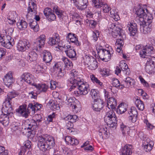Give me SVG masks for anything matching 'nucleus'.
<instances>
[{"mask_svg":"<svg viewBox=\"0 0 155 155\" xmlns=\"http://www.w3.org/2000/svg\"><path fill=\"white\" fill-rule=\"evenodd\" d=\"M38 139V146L43 152L49 150L54 146V139L51 136L48 135L39 136Z\"/></svg>","mask_w":155,"mask_h":155,"instance_id":"1","label":"nucleus"},{"mask_svg":"<svg viewBox=\"0 0 155 155\" xmlns=\"http://www.w3.org/2000/svg\"><path fill=\"white\" fill-rule=\"evenodd\" d=\"M18 95V94L14 91L10 92L8 94L3 103L1 110L3 114L9 116H11L13 114V109L12 99L15 98Z\"/></svg>","mask_w":155,"mask_h":155,"instance_id":"2","label":"nucleus"},{"mask_svg":"<svg viewBox=\"0 0 155 155\" xmlns=\"http://www.w3.org/2000/svg\"><path fill=\"white\" fill-rule=\"evenodd\" d=\"M76 87L78 89V91H74V94L76 96H79L81 95H85L90 91L89 86L88 84L86 82H84L82 80L76 83L75 84L72 85L69 90L71 91L72 89Z\"/></svg>","mask_w":155,"mask_h":155,"instance_id":"3","label":"nucleus"},{"mask_svg":"<svg viewBox=\"0 0 155 155\" xmlns=\"http://www.w3.org/2000/svg\"><path fill=\"white\" fill-rule=\"evenodd\" d=\"M153 47L152 46L146 45L142 50L140 51V54L141 57L144 58H147V61L154 65L155 57H152L150 55L153 52Z\"/></svg>","mask_w":155,"mask_h":155,"instance_id":"4","label":"nucleus"},{"mask_svg":"<svg viewBox=\"0 0 155 155\" xmlns=\"http://www.w3.org/2000/svg\"><path fill=\"white\" fill-rule=\"evenodd\" d=\"M30 109L31 110V113L34 114L36 111L35 107V104L32 103H30L28 106L27 109H26V105H23L20 106L19 108L17 109L16 111L21 114L23 117H27L31 112Z\"/></svg>","mask_w":155,"mask_h":155,"instance_id":"5","label":"nucleus"},{"mask_svg":"<svg viewBox=\"0 0 155 155\" xmlns=\"http://www.w3.org/2000/svg\"><path fill=\"white\" fill-rule=\"evenodd\" d=\"M35 117L36 119V121L33 119H31L30 121L28 120L26 121L25 124L26 128L30 130V131H28L29 133H31L32 131H35L38 129L37 122H40L42 120V117L40 114L36 115Z\"/></svg>","mask_w":155,"mask_h":155,"instance_id":"6","label":"nucleus"},{"mask_svg":"<svg viewBox=\"0 0 155 155\" xmlns=\"http://www.w3.org/2000/svg\"><path fill=\"white\" fill-rule=\"evenodd\" d=\"M109 31L114 38L121 37L123 30L120 25L111 24V27L109 28Z\"/></svg>","mask_w":155,"mask_h":155,"instance_id":"7","label":"nucleus"},{"mask_svg":"<svg viewBox=\"0 0 155 155\" xmlns=\"http://www.w3.org/2000/svg\"><path fill=\"white\" fill-rule=\"evenodd\" d=\"M84 63L85 65L91 70H94L97 67V62L95 58L92 56L86 55L84 58Z\"/></svg>","mask_w":155,"mask_h":155,"instance_id":"8","label":"nucleus"},{"mask_svg":"<svg viewBox=\"0 0 155 155\" xmlns=\"http://www.w3.org/2000/svg\"><path fill=\"white\" fill-rule=\"evenodd\" d=\"M0 42L2 46L7 48H12L15 44L14 39L9 35L0 36Z\"/></svg>","mask_w":155,"mask_h":155,"instance_id":"9","label":"nucleus"},{"mask_svg":"<svg viewBox=\"0 0 155 155\" xmlns=\"http://www.w3.org/2000/svg\"><path fill=\"white\" fill-rule=\"evenodd\" d=\"M64 65V64L61 62L55 63L52 68H51V71L58 76H63L64 75V72H62Z\"/></svg>","mask_w":155,"mask_h":155,"instance_id":"10","label":"nucleus"},{"mask_svg":"<svg viewBox=\"0 0 155 155\" xmlns=\"http://www.w3.org/2000/svg\"><path fill=\"white\" fill-rule=\"evenodd\" d=\"M46 37L44 35H41L37 39V41L35 43L34 49L36 51H40L41 48L44 47L45 44Z\"/></svg>","mask_w":155,"mask_h":155,"instance_id":"11","label":"nucleus"},{"mask_svg":"<svg viewBox=\"0 0 155 155\" xmlns=\"http://www.w3.org/2000/svg\"><path fill=\"white\" fill-rule=\"evenodd\" d=\"M143 147L146 152L151 151L154 145V142L147 137L143 138Z\"/></svg>","mask_w":155,"mask_h":155,"instance_id":"12","label":"nucleus"},{"mask_svg":"<svg viewBox=\"0 0 155 155\" xmlns=\"http://www.w3.org/2000/svg\"><path fill=\"white\" fill-rule=\"evenodd\" d=\"M44 13L49 21H52L56 19V16L53 10L49 8H46L44 11Z\"/></svg>","mask_w":155,"mask_h":155,"instance_id":"13","label":"nucleus"},{"mask_svg":"<svg viewBox=\"0 0 155 155\" xmlns=\"http://www.w3.org/2000/svg\"><path fill=\"white\" fill-rule=\"evenodd\" d=\"M78 73L74 70H71L70 73V78L69 80V82L74 85L82 80L79 77Z\"/></svg>","mask_w":155,"mask_h":155,"instance_id":"14","label":"nucleus"},{"mask_svg":"<svg viewBox=\"0 0 155 155\" xmlns=\"http://www.w3.org/2000/svg\"><path fill=\"white\" fill-rule=\"evenodd\" d=\"M140 29L141 32L144 34L149 33L151 31L152 25L151 23H143L140 21Z\"/></svg>","mask_w":155,"mask_h":155,"instance_id":"15","label":"nucleus"},{"mask_svg":"<svg viewBox=\"0 0 155 155\" xmlns=\"http://www.w3.org/2000/svg\"><path fill=\"white\" fill-rule=\"evenodd\" d=\"M94 7L96 8H99L100 7L102 8L103 12L104 13H107L111 10V8L107 4L102 1L101 0V2H98V1L95 3L93 4Z\"/></svg>","mask_w":155,"mask_h":155,"instance_id":"16","label":"nucleus"},{"mask_svg":"<svg viewBox=\"0 0 155 155\" xmlns=\"http://www.w3.org/2000/svg\"><path fill=\"white\" fill-rule=\"evenodd\" d=\"M30 45L29 42L26 39L19 41L17 45L18 50L19 51H24L29 48Z\"/></svg>","mask_w":155,"mask_h":155,"instance_id":"17","label":"nucleus"},{"mask_svg":"<svg viewBox=\"0 0 155 155\" xmlns=\"http://www.w3.org/2000/svg\"><path fill=\"white\" fill-rule=\"evenodd\" d=\"M104 102L100 98L94 100L92 106L93 110L96 111H100L104 106Z\"/></svg>","mask_w":155,"mask_h":155,"instance_id":"18","label":"nucleus"},{"mask_svg":"<svg viewBox=\"0 0 155 155\" xmlns=\"http://www.w3.org/2000/svg\"><path fill=\"white\" fill-rule=\"evenodd\" d=\"M129 114V119L132 122H135L137 120L138 113L134 107H131L128 112Z\"/></svg>","mask_w":155,"mask_h":155,"instance_id":"19","label":"nucleus"},{"mask_svg":"<svg viewBox=\"0 0 155 155\" xmlns=\"http://www.w3.org/2000/svg\"><path fill=\"white\" fill-rule=\"evenodd\" d=\"M21 78L29 84L34 85V77L29 73H25L21 76Z\"/></svg>","mask_w":155,"mask_h":155,"instance_id":"20","label":"nucleus"},{"mask_svg":"<svg viewBox=\"0 0 155 155\" xmlns=\"http://www.w3.org/2000/svg\"><path fill=\"white\" fill-rule=\"evenodd\" d=\"M43 61L48 65H49L52 59V57L51 53L48 51L44 50L42 53Z\"/></svg>","mask_w":155,"mask_h":155,"instance_id":"21","label":"nucleus"},{"mask_svg":"<svg viewBox=\"0 0 155 155\" xmlns=\"http://www.w3.org/2000/svg\"><path fill=\"white\" fill-rule=\"evenodd\" d=\"M14 80L12 77V72L10 71L8 72L3 78V81L5 84L9 87L13 82Z\"/></svg>","mask_w":155,"mask_h":155,"instance_id":"22","label":"nucleus"},{"mask_svg":"<svg viewBox=\"0 0 155 155\" xmlns=\"http://www.w3.org/2000/svg\"><path fill=\"white\" fill-rule=\"evenodd\" d=\"M127 28L131 36H134L137 33V25L136 23L129 22L127 25Z\"/></svg>","mask_w":155,"mask_h":155,"instance_id":"23","label":"nucleus"},{"mask_svg":"<svg viewBox=\"0 0 155 155\" xmlns=\"http://www.w3.org/2000/svg\"><path fill=\"white\" fill-rule=\"evenodd\" d=\"M66 47L67 50H65L64 51L67 55L70 58L76 59V51L73 49V48L70 45H67Z\"/></svg>","mask_w":155,"mask_h":155,"instance_id":"24","label":"nucleus"},{"mask_svg":"<svg viewBox=\"0 0 155 155\" xmlns=\"http://www.w3.org/2000/svg\"><path fill=\"white\" fill-rule=\"evenodd\" d=\"M28 5L29 6L28 8V15H29L30 14L32 15L36 14V4L31 1L29 2Z\"/></svg>","mask_w":155,"mask_h":155,"instance_id":"25","label":"nucleus"},{"mask_svg":"<svg viewBox=\"0 0 155 155\" xmlns=\"http://www.w3.org/2000/svg\"><path fill=\"white\" fill-rule=\"evenodd\" d=\"M132 146L131 145L127 144L121 150V155H130L132 153Z\"/></svg>","mask_w":155,"mask_h":155,"instance_id":"26","label":"nucleus"},{"mask_svg":"<svg viewBox=\"0 0 155 155\" xmlns=\"http://www.w3.org/2000/svg\"><path fill=\"white\" fill-rule=\"evenodd\" d=\"M73 2L75 4L78 5V7L82 10L87 8L88 3L87 0H77L73 1Z\"/></svg>","mask_w":155,"mask_h":155,"instance_id":"27","label":"nucleus"},{"mask_svg":"<svg viewBox=\"0 0 155 155\" xmlns=\"http://www.w3.org/2000/svg\"><path fill=\"white\" fill-rule=\"evenodd\" d=\"M148 10L147 9H144L143 8H140L138 9V10L136 11V13L137 15L138 16V17L140 18V19H139L138 18H136V21H137V20H139L140 21H142V18L146 14Z\"/></svg>","mask_w":155,"mask_h":155,"instance_id":"28","label":"nucleus"},{"mask_svg":"<svg viewBox=\"0 0 155 155\" xmlns=\"http://www.w3.org/2000/svg\"><path fill=\"white\" fill-rule=\"evenodd\" d=\"M117 105V100L114 97H109L107 100V106L109 108L115 109Z\"/></svg>","mask_w":155,"mask_h":155,"instance_id":"29","label":"nucleus"},{"mask_svg":"<svg viewBox=\"0 0 155 155\" xmlns=\"http://www.w3.org/2000/svg\"><path fill=\"white\" fill-rule=\"evenodd\" d=\"M9 116L5 114H2L0 115V122L5 126H7L9 124Z\"/></svg>","mask_w":155,"mask_h":155,"instance_id":"30","label":"nucleus"},{"mask_svg":"<svg viewBox=\"0 0 155 155\" xmlns=\"http://www.w3.org/2000/svg\"><path fill=\"white\" fill-rule=\"evenodd\" d=\"M28 22L31 29H32L35 32L38 31L39 29V26L36 21L30 19H28Z\"/></svg>","mask_w":155,"mask_h":155,"instance_id":"31","label":"nucleus"},{"mask_svg":"<svg viewBox=\"0 0 155 155\" xmlns=\"http://www.w3.org/2000/svg\"><path fill=\"white\" fill-rule=\"evenodd\" d=\"M109 49H104L105 58L104 61H109L111 58V57L113 56L114 51L111 47L108 48Z\"/></svg>","mask_w":155,"mask_h":155,"instance_id":"32","label":"nucleus"},{"mask_svg":"<svg viewBox=\"0 0 155 155\" xmlns=\"http://www.w3.org/2000/svg\"><path fill=\"white\" fill-rule=\"evenodd\" d=\"M37 54L34 51H31L26 55V58L30 61H33L37 60L38 58Z\"/></svg>","mask_w":155,"mask_h":155,"instance_id":"33","label":"nucleus"},{"mask_svg":"<svg viewBox=\"0 0 155 155\" xmlns=\"http://www.w3.org/2000/svg\"><path fill=\"white\" fill-rule=\"evenodd\" d=\"M153 18L152 15L148 12V11H147L146 14L142 18V21L143 23H146L147 22L151 23Z\"/></svg>","mask_w":155,"mask_h":155,"instance_id":"34","label":"nucleus"},{"mask_svg":"<svg viewBox=\"0 0 155 155\" xmlns=\"http://www.w3.org/2000/svg\"><path fill=\"white\" fill-rule=\"evenodd\" d=\"M135 104L138 109L140 110H143L144 109V106L143 101H141L138 97L134 98Z\"/></svg>","mask_w":155,"mask_h":155,"instance_id":"35","label":"nucleus"},{"mask_svg":"<svg viewBox=\"0 0 155 155\" xmlns=\"http://www.w3.org/2000/svg\"><path fill=\"white\" fill-rule=\"evenodd\" d=\"M12 126V129L13 132H14L17 134H19L21 133V128L20 123L15 122L13 123Z\"/></svg>","mask_w":155,"mask_h":155,"instance_id":"36","label":"nucleus"},{"mask_svg":"<svg viewBox=\"0 0 155 155\" xmlns=\"http://www.w3.org/2000/svg\"><path fill=\"white\" fill-rule=\"evenodd\" d=\"M120 127L121 130L124 136H127V135L130 136V129L128 126L124 125L123 123H122L121 124Z\"/></svg>","mask_w":155,"mask_h":155,"instance_id":"37","label":"nucleus"},{"mask_svg":"<svg viewBox=\"0 0 155 155\" xmlns=\"http://www.w3.org/2000/svg\"><path fill=\"white\" fill-rule=\"evenodd\" d=\"M34 86L40 92H45L48 88V85L45 84H35Z\"/></svg>","mask_w":155,"mask_h":155,"instance_id":"38","label":"nucleus"},{"mask_svg":"<svg viewBox=\"0 0 155 155\" xmlns=\"http://www.w3.org/2000/svg\"><path fill=\"white\" fill-rule=\"evenodd\" d=\"M154 68V64H151L150 62H149V61H147L145 69L147 73L149 74H151Z\"/></svg>","mask_w":155,"mask_h":155,"instance_id":"39","label":"nucleus"},{"mask_svg":"<svg viewBox=\"0 0 155 155\" xmlns=\"http://www.w3.org/2000/svg\"><path fill=\"white\" fill-rule=\"evenodd\" d=\"M108 125L110 127H114L116 126L117 124L116 117L115 116H113L110 119H109L107 122H106Z\"/></svg>","mask_w":155,"mask_h":155,"instance_id":"40","label":"nucleus"},{"mask_svg":"<svg viewBox=\"0 0 155 155\" xmlns=\"http://www.w3.org/2000/svg\"><path fill=\"white\" fill-rule=\"evenodd\" d=\"M18 28L21 30H24L28 26L27 23L24 20H21L17 23Z\"/></svg>","mask_w":155,"mask_h":155,"instance_id":"41","label":"nucleus"},{"mask_svg":"<svg viewBox=\"0 0 155 155\" xmlns=\"http://www.w3.org/2000/svg\"><path fill=\"white\" fill-rule=\"evenodd\" d=\"M124 81L125 83V84L126 85V87H129L130 86L133 85L135 84L134 80L129 77L125 78L124 80Z\"/></svg>","mask_w":155,"mask_h":155,"instance_id":"42","label":"nucleus"},{"mask_svg":"<svg viewBox=\"0 0 155 155\" xmlns=\"http://www.w3.org/2000/svg\"><path fill=\"white\" fill-rule=\"evenodd\" d=\"M110 16L115 21L119 20L120 18L118 15L117 14V12L115 9H112L110 11Z\"/></svg>","mask_w":155,"mask_h":155,"instance_id":"43","label":"nucleus"},{"mask_svg":"<svg viewBox=\"0 0 155 155\" xmlns=\"http://www.w3.org/2000/svg\"><path fill=\"white\" fill-rule=\"evenodd\" d=\"M54 12L59 18H61L64 16V12L58 8V7H54L53 8Z\"/></svg>","mask_w":155,"mask_h":155,"instance_id":"44","label":"nucleus"},{"mask_svg":"<svg viewBox=\"0 0 155 155\" xmlns=\"http://www.w3.org/2000/svg\"><path fill=\"white\" fill-rule=\"evenodd\" d=\"M48 104L52 109H56L58 110L60 108L59 104H57L55 101L51 100L49 101L48 102Z\"/></svg>","mask_w":155,"mask_h":155,"instance_id":"45","label":"nucleus"},{"mask_svg":"<svg viewBox=\"0 0 155 155\" xmlns=\"http://www.w3.org/2000/svg\"><path fill=\"white\" fill-rule=\"evenodd\" d=\"M120 67L121 68V69L124 71H126L125 74L127 75H128L130 73L129 72H128V70H129V69L128 68V66L127 64H126L125 63H124V64H120L119 65Z\"/></svg>","mask_w":155,"mask_h":155,"instance_id":"46","label":"nucleus"},{"mask_svg":"<svg viewBox=\"0 0 155 155\" xmlns=\"http://www.w3.org/2000/svg\"><path fill=\"white\" fill-rule=\"evenodd\" d=\"M117 112L120 114H123L126 111V109L123 103H121L118 106L117 110Z\"/></svg>","mask_w":155,"mask_h":155,"instance_id":"47","label":"nucleus"},{"mask_svg":"<svg viewBox=\"0 0 155 155\" xmlns=\"http://www.w3.org/2000/svg\"><path fill=\"white\" fill-rule=\"evenodd\" d=\"M97 54L99 58L102 60L104 61V49L100 48L98 51L97 49Z\"/></svg>","mask_w":155,"mask_h":155,"instance_id":"48","label":"nucleus"},{"mask_svg":"<svg viewBox=\"0 0 155 155\" xmlns=\"http://www.w3.org/2000/svg\"><path fill=\"white\" fill-rule=\"evenodd\" d=\"M49 39L48 44L50 45H58V46H59L58 43H59L60 41H58V39H55L53 37L50 38Z\"/></svg>","mask_w":155,"mask_h":155,"instance_id":"49","label":"nucleus"},{"mask_svg":"<svg viewBox=\"0 0 155 155\" xmlns=\"http://www.w3.org/2000/svg\"><path fill=\"white\" fill-rule=\"evenodd\" d=\"M113 116H115V114L112 110L106 113L104 119H107V118L108 120Z\"/></svg>","mask_w":155,"mask_h":155,"instance_id":"50","label":"nucleus"},{"mask_svg":"<svg viewBox=\"0 0 155 155\" xmlns=\"http://www.w3.org/2000/svg\"><path fill=\"white\" fill-rule=\"evenodd\" d=\"M90 94L94 100H96V99L99 98L98 94L95 89H92L91 90Z\"/></svg>","mask_w":155,"mask_h":155,"instance_id":"51","label":"nucleus"},{"mask_svg":"<svg viewBox=\"0 0 155 155\" xmlns=\"http://www.w3.org/2000/svg\"><path fill=\"white\" fill-rule=\"evenodd\" d=\"M120 38L117 39L115 43V46H119L123 47L124 43L123 41V36H121V37H120Z\"/></svg>","mask_w":155,"mask_h":155,"instance_id":"52","label":"nucleus"},{"mask_svg":"<svg viewBox=\"0 0 155 155\" xmlns=\"http://www.w3.org/2000/svg\"><path fill=\"white\" fill-rule=\"evenodd\" d=\"M91 79L92 81L94 83H96L100 86L102 84V82H101L97 78H96L94 75L92 74L91 76Z\"/></svg>","mask_w":155,"mask_h":155,"instance_id":"53","label":"nucleus"},{"mask_svg":"<svg viewBox=\"0 0 155 155\" xmlns=\"http://www.w3.org/2000/svg\"><path fill=\"white\" fill-rule=\"evenodd\" d=\"M99 35L100 32L96 30L93 31L92 35L93 40L94 41H96L98 39V38L99 37Z\"/></svg>","mask_w":155,"mask_h":155,"instance_id":"54","label":"nucleus"},{"mask_svg":"<svg viewBox=\"0 0 155 155\" xmlns=\"http://www.w3.org/2000/svg\"><path fill=\"white\" fill-rule=\"evenodd\" d=\"M79 104V102L77 100H76L75 103L71 104V106H72L73 111H74V110H75V112H77L78 111V108L79 106V105L78 104Z\"/></svg>","mask_w":155,"mask_h":155,"instance_id":"55","label":"nucleus"},{"mask_svg":"<svg viewBox=\"0 0 155 155\" xmlns=\"http://www.w3.org/2000/svg\"><path fill=\"white\" fill-rule=\"evenodd\" d=\"M101 74L103 75L108 76L110 74V70L108 68H103L100 70Z\"/></svg>","mask_w":155,"mask_h":155,"instance_id":"56","label":"nucleus"},{"mask_svg":"<svg viewBox=\"0 0 155 155\" xmlns=\"http://www.w3.org/2000/svg\"><path fill=\"white\" fill-rule=\"evenodd\" d=\"M112 84L114 87H120V84L117 79L114 78L112 81Z\"/></svg>","mask_w":155,"mask_h":155,"instance_id":"57","label":"nucleus"},{"mask_svg":"<svg viewBox=\"0 0 155 155\" xmlns=\"http://www.w3.org/2000/svg\"><path fill=\"white\" fill-rule=\"evenodd\" d=\"M65 127L67 129L71 130L73 127V122L71 121H68L66 123Z\"/></svg>","mask_w":155,"mask_h":155,"instance_id":"58","label":"nucleus"},{"mask_svg":"<svg viewBox=\"0 0 155 155\" xmlns=\"http://www.w3.org/2000/svg\"><path fill=\"white\" fill-rule=\"evenodd\" d=\"M56 117V114L55 113H53L52 114L48 116L47 117V120L48 122H52L53 119L55 118Z\"/></svg>","mask_w":155,"mask_h":155,"instance_id":"59","label":"nucleus"},{"mask_svg":"<svg viewBox=\"0 0 155 155\" xmlns=\"http://www.w3.org/2000/svg\"><path fill=\"white\" fill-rule=\"evenodd\" d=\"M16 15V14L15 12H10L8 14V18L11 19L12 20H15Z\"/></svg>","mask_w":155,"mask_h":155,"instance_id":"60","label":"nucleus"},{"mask_svg":"<svg viewBox=\"0 0 155 155\" xmlns=\"http://www.w3.org/2000/svg\"><path fill=\"white\" fill-rule=\"evenodd\" d=\"M139 78L141 83L144 86L147 87L148 86V83L145 80L142 78L141 76H140L139 77Z\"/></svg>","mask_w":155,"mask_h":155,"instance_id":"61","label":"nucleus"},{"mask_svg":"<svg viewBox=\"0 0 155 155\" xmlns=\"http://www.w3.org/2000/svg\"><path fill=\"white\" fill-rule=\"evenodd\" d=\"M6 52L5 49L0 48V59H1L3 56L5 55Z\"/></svg>","mask_w":155,"mask_h":155,"instance_id":"62","label":"nucleus"},{"mask_svg":"<svg viewBox=\"0 0 155 155\" xmlns=\"http://www.w3.org/2000/svg\"><path fill=\"white\" fill-rule=\"evenodd\" d=\"M144 123L146 124V127L149 130L152 129L154 126L149 123L147 120H145Z\"/></svg>","mask_w":155,"mask_h":155,"instance_id":"63","label":"nucleus"},{"mask_svg":"<svg viewBox=\"0 0 155 155\" xmlns=\"http://www.w3.org/2000/svg\"><path fill=\"white\" fill-rule=\"evenodd\" d=\"M79 143V141L78 140L74 138H72L70 144L72 145H78Z\"/></svg>","mask_w":155,"mask_h":155,"instance_id":"64","label":"nucleus"}]
</instances>
